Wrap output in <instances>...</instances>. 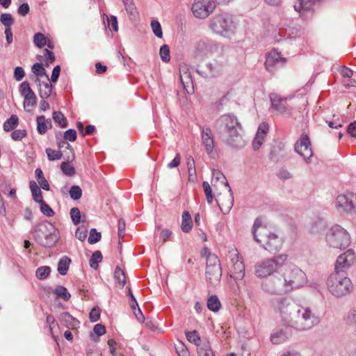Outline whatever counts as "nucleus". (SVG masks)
<instances>
[{
  "label": "nucleus",
  "instance_id": "nucleus-1",
  "mask_svg": "<svg viewBox=\"0 0 356 356\" xmlns=\"http://www.w3.org/2000/svg\"><path fill=\"white\" fill-rule=\"evenodd\" d=\"M307 282V275L302 270L296 265L284 263L279 275L268 278L261 286L267 293L283 295L303 286Z\"/></svg>",
  "mask_w": 356,
  "mask_h": 356
},
{
  "label": "nucleus",
  "instance_id": "nucleus-2",
  "mask_svg": "<svg viewBox=\"0 0 356 356\" xmlns=\"http://www.w3.org/2000/svg\"><path fill=\"white\" fill-rule=\"evenodd\" d=\"M214 129L229 146L236 149L244 147L245 142L241 134L242 125L235 115L226 113L220 115L214 122Z\"/></svg>",
  "mask_w": 356,
  "mask_h": 356
},
{
  "label": "nucleus",
  "instance_id": "nucleus-3",
  "mask_svg": "<svg viewBox=\"0 0 356 356\" xmlns=\"http://www.w3.org/2000/svg\"><path fill=\"white\" fill-rule=\"evenodd\" d=\"M254 240L270 252L279 251L282 245V240L275 234L269 232L262 224L261 218H257L252 227Z\"/></svg>",
  "mask_w": 356,
  "mask_h": 356
},
{
  "label": "nucleus",
  "instance_id": "nucleus-4",
  "mask_svg": "<svg viewBox=\"0 0 356 356\" xmlns=\"http://www.w3.org/2000/svg\"><path fill=\"white\" fill-rule=\"evenodd\" d=\"M319 322L320 317L310 307L298 305L289 327L305 331L316 326Z\"/></svg>",
  "mask_w": 356,
  "mask_h": 356
},
{
  "label": "nucleus",
  "instance_id": "nucleus-5",
  "mask_svg": "<svg viewBox=\"0 0 356 356\" xmlns=\"http://www.w3.org/2000/svg\"><path fill=\"white\" fill-rule=\"evenodd\" d=\"M327 286L330 293L336 298H342L353 290L350 279L344 273L335 270L327 278Z\"/></svg>",
  "mask_w": 356,
  "mask_h": 356
},
{
  "label": "nucleus",
  "instance_id": "nucleus-6",
  "mask_svg": "<svg viewBox=\"0 0 356 356\" xmlns=\"http://www.w3.org/2000/svg\"><path fill=\"white\" fill-rule=\"evenodd\" d=\"M286 260V254H279L259 261L254 265V275L259 278L270 277L273 275H278Z\"/></svg>",
  "mask_w": 356,
  "mask_h": 356
},
{
  "label": "nucleus",
  "instance_id": "nucleus-7",
  "mask_svg": "<svg viewBox=\"0 0 356 356\" xmlns=\"http://www.w3.org/2000/svg\"><path fill=\"white\" fill-rule=\"evenodd\" d=\"M35 241L46 248H51L58 240L57 230L55 226L49 222L38 223L33 230Z\"/></svg>",
  "mask_w": 356,
  "mask_h": 356
},
{
  "label": "nucleus",
  "instance_id": "nucleus-8",
  "mask_svg": "<svg viewBox=\"0 0 356 356\" xmlns=\"http://www.w3.org/2000/svg\"><path fill=\"white\" fill-rule=\"evenodd\" d=\"M209 28L216 34L230 38L234 34L236 25L230 15L222 13L216 15L210 19Z\"/></svg>",
  "mask_w": 356,
  "mask_h": 356
},
{
  "label": "nucleus",
  "instance_id": "nucleus-9",
  "mask_svg": "<svg viewBox=\"0 0 356 356\" xmlns=\"http://www.w3.org/2000/svg\"><path fill=\"white\" fill-rule=\"evenodd\" d=\"M325 242L333 248L345 249L351 243V238L348 231L339 225H332L326 232Z\"/></svg>",
  "mask_w": 356,
  "mask_h": 356
},
{
  "label": "nucleus",
  "instance_id": "nucleus-10",
  "mask_svg": "<svg viewBox=\"0 0 356 356\" xmlns=\"http://www.w3.org/2000/svg\"><path fill=\"white\" fill-rule=\"evenodd\" d=\"M272 307L274 312L279 314L284 324L289 327L298 305L291 298L284 297L274 299L272 302Z\"/></svg>",
  "mask_w": 356,
  "mask_h": 356
},
{
  "label": "nucleus",
  "instance_id": "nucleus-11",
  "mask_svg": "<svg viewBox=\"0 0 356 356\" xmlns=\"http://www.w3.org/2000/svg\"><path fill=\"white\" fill-rule=\"evenodd\" d=\"M205 275L209 284L214 286L219 284L222 268L218 257L214 254H209L207 257Z\"/></svg>",
  "mask_w": 356,
  "mask_h": 356
},
{
  "label": "nucleus",
  "instance_id": "nucleus-12",
  "mask_svg": "<svg viewBox=\"0 0 356 356\" xmlns=\"http://www.w3.org/2000/svg\"><path fill=\"white\" fill-rule=\"evenodd\" d=\"M196 50L200 56L220 58L223 55V47L209 40H201L196 45Z\"/></svg>",
  "mask_w": 356,
  "mask_h": 356
},
{
  "label": "nucleus",
  "instance_id": "nucleus-13",
  "mask_svg": "<svg viewBox=\"0 0 356 356\" xmlns=\"http://www.w3.org/2000/svg\"><path fill=\"white\" fill-rule=\"evenodd\" d=\"M335 207L341 214L356 211V195L353 193L341 194L337 197Z\"/></svg>",
  "mask_w": 356,
  "mask_h": 356
},
{
  "label": "nucleus",
  "instance_id": "nucleus-14",
  "mask_svg": "<svg viewBox=\"0 0 356 356\" xmlns=\"http://www.w3.org/2000/svg\"><path fill=\"white\" fill-rule=\"evenodd\" d=\"M213 0H194L191 10L195 17L200 19L207 17L215 9Z\"/></svg>",
  "mask_w": 356,
  "mask_h": 356
},
{
  "label": "nucleus",
  "instance_id": "nucleus-15",
  "mask_svg": "<svg viewBox=\"0 0 356 356\" xmlns=\"http://www.w3.org/2000/svg\"><path fill=\"white\" fill-rule=\"evenodd\" d=\"M229 257L232 265L230 270L233 274L232 277L235 280H242L245 275V265L242 257L236 250H232L229 251Z\"/></svg>",
  "mask_w": 356,
  "mask_h": 356
},
{
  "label": "nucleus",
  "instance_id": "nucleus-16",
  "mask_svg": "<svg viewBox=\"0 0 356 356\" xmlns=\"http://www.w3.org/2000/svg\"><path fill=\"white\" fill-rule=\"evenodd\" d=\"M201 139L206 152L210 156L213 157L216 154L214 136L209 127H202L201 130Z\"/></svg>",
  "mask_w": 356,
  "mask_h": 356
},
{
  "label": "nucleus",
  "instance_id": "nucleus-17",
  "mask_svg": "<svg viewBox=\"0 0 356 356\" xmlns=\"http://www.w3.org/2000/svg\"><path fill=\"white\" fill-rule=\"evenodd\" d=\"M311 143L307 136H302L298 140L295 145L296 152L307 163H309L313 156L311 148Z\"/></svg>",
  "mask_w": 356,
  "mask_h": 356
},
{
  "label": "nucleus",
  "instance_id": "nucleus-18",
  "mask_svg": "<svg viewBox=\"0 0 356 356\" xmlns=\"http://www.w3.org/2000/svg\"><path fill=\"white\" fill-rule=\"evenodd\" d=\"M356 260L355 252L349 249L339 255L337 259L335 270L344 273V270L350 266Z\"/></svg>",
  "mask_w": 356,
  "mask_h": 356
},
{
  "label": "nucleus",
  "instance_id": "nucleus-19",
  "mask_svg": "<svg viewBox=\"0 0 356 356\" xmlns=\"http://www.w3.org/2000/svg\"><path fill=\"white\" fill-rule=\"evenodd\" d=\"M271 102V108L282 115H289L291 113L290 110L286 106L285 102L286 98H282L275 93H271L269 95Z\"/></svg>",
  "mask_w": 356,
  "mask_h": 356
},
{
  "label": "nucleus",
  "instance_id": "nucleus-20",
  "mask_svg": "<svg viewBox=\"0 0 356 356\" xmlns=\"http://www.w3.org/2000/svg\"><path fill=\"white\" fill-rule=\"evenodd\" d=\"M286 62L285 58L282 57L277 50L274 49L270 51L267 56L265 66L266 70L268 72H273L274 67L279 63H282V65L284 64Z\"/></svg>",
  "mask_w": 356,
  "mask_h": 356
},
{
  "label": "nucleus",
  "instance_id": "nucleus-21",
  "mask_svg": "<svg viewBox=\"0 0 356 356\" xmlns=\"http://www.w3.org/2000/svg\"><path fill=\"white\" fill-rule=\"evenodd\" d=\"M225 186L228 187L229 195L226 198L218 200V204L221 211L224 214H227L229 213L234 205V195L227 181H226Z\"/></svg>",
  "mask_w": 356,
  "mask_h": 356
},
{
  "label": "nucleus",
  "instance_id": "nucleus-22",
  "mask_svg": "<svg viewBox=\"0 0 356 356\" xmlns=\"http://www.w3.org/2000/svg\"><path fill=\"white\" fill-rule=\"evenodd\" d=\"M291 333L287 327L274 331L270 334V341L273 344H281L286 341Z\"/></svg>",
  "mask_w": 356,
  "mask_h": 356
},
{
  "label": "nucleus",
  "instance_id": "nucleus-23",
  "mask_svg": "<svg viewBox=\"0 0 356 356\" xmlns=\"http://www.w3.org/2000/svg\"><path fill=\"white\" fill-rule=\"evenodd\" d=\"M59 320L63 325L70 329H74L79 325V321L68 312L60 314Z\"/></svg>",
  "mask_w": 356,
  "mask_h": 356
},
{
  "label": "nucleus",
  "instance_id": "nucleus-24",
  "mask_svg": "<svg viewBox=\"0 0 356 356\" xmlns=\"http://www.w3.org/2000/svg\"><path fill=\"white\" fill-rule=\"evenodd\" d=\"M36 122L37 131L41 135L44 134L51 127V120L46 119L44 115L38 116Z\"/></svg>",
  "mask_w": 356,
  "mask_h": 356
},
{
  "label": "nucleus",
  "instance_id": "nucleus-25",
  "mask_svg": "<svg viewBox=\"0 0 356 356\" xmlns=\"http://www.w3.org/2000/svg\"><path fill=\"white\" fill-rule=\"evenodd\" d=\"M35 81H36V83H38V84L39 86L40 97L42 99L48 98L51 94L52 86L48 82L41 83L40 80L38 79H37L35 80Z\"/></svg>",
  "mask_w": 356,
  "mask_h": 356
},
{
  "label": "nucleus",
  "instance_id": "nucleus-26",
  "mask_svg": "<svg viewBox=\"0 0 356 356\" xmlns=\"http://www.w3.org/2000/svg\"><path fill=\"white\" fill-rule=\"evenodd\" d=\"M193 227V221L190 213L188 211H184L182 213V219L181 228L182 232L185 233L189 232Z\"/></svg>",
  "mask_w": 356,
  "mask_h": 356
},
{
  "label": "nucleus",
  "instance_id": "nucleus-27",
  "mask_svg": "<svg viewBox=\"0 0 356 356\" xmlns=\"http://www.w3.org/2000/svg\"><path fill=\"white\" fill-rule=\"evenodd\" d=\"M29 188L35 202L40 203L43 201L42 193L40 187L35 181L29 182Z\"/></svg>",
  "mask_w": 356,
  "mask_h": 356
},
{
  "label": "nucleus",
  "instance_id": "nucleus-28",
  "mask_svg": "<svg viewBox=\"0 0 356 356\" xmlns=\"http://www.w3.org/2000/svg\"><path fill=\"white\" fill-rule=\"evenodd\" d=\"M343 321L346 325L356 328V307L350 308L346 313Z\"/></svg>",
  "mask_w": 356,
  "mask_h": 356
},
{
  "label": "nucleus",
  "instance_id": "nucleus-29",
  "mask_svg": "<svg viewBox=\"0 0 356 356\" xmlns=\"http://www.w3.org/2000/svg\"><path fill=\"white\" fill-rule=\"evenodd\" d=\"M222 63L216 61L215 63L209 62L206 65V67L208 70V73L206 76H215L218 75L222 70Z\"/></svg>",
  "mask_w": 356,
  "mask_h": 356
},
{
  "label": "nucleus",
  "instance_id": "nucleus-30",
  "mask_svg": "<svg viewBox=\"0 0 356 356\" xmlns=\"http://www.w3.org/2000/svg\"><path fill=\"white\" fill-rule=\"evenodd\" d=\"M198 356H215L210 343L207 340H202L200 347L197 348Z\"/></svg>",
  "mask_w": 356,
  "mask_h": 356
},
{
  "label": "nucleus",
  "instance_id": "nucleus-31",
  "mask_svg": "<svg viewBox=\"0 0 356 356\" xmlns=\"http://www.w3.org/2000/svg\"><path fill=\"white\" fill-rule=\"evenodd\" d=\"M70 263H71V259L68 257H67V256L63 257L61 259H60V260L58 261V267H57L58 272L62 275H66Z\"/></svg>",
  "mask_w": 356,
  "mask_h": 356
},
{
  "label": "nucleus",
  "instance_id": "nucleus-32",
  "mask_svg": "<svg viewBox=\"0 0 356 356\" xmlns=\"http://www.w3.org/2000/svg\"><path fill=\"white\" fill-rule=\"evenodd\" d=\"M207 307L214 312H218L221 308V303L217 296H211L207 300Z\"/></svg>",
  "mask_w": 356,
  "mask_h": 356
},
{
  "label": "nucleus",
  "instance_id": "nucleus-33",
  "mask_svg": "<svg viewBox=\"0 0 356 356\" xmlns=\"http://www.w3.org/2000/svg\"><path fill=\"white\" fill-rule=\"evenodd\" d=\"M35 175L40 188L44 191H49V184L44 178L42 170L40 168H37L35 171Z\"/></svg>",
  "mask_w": 356,
  "mask_h": 356
},
{
  "label": "nucleus",
  "instance_id": "nucleus-34",
  "mask_svg": "<svg viewBox=\"0 0 356 356\" xmlns=\"http://www.w3.org/2000/svg\"><path fill=\"white\" fill-rule=\"evenodd\" d=\"M114 278L120 288H123L126 284L125 274L123 270L117 266L114 271Z\"/></svg>",
  "mask_w": 356,
  "mask_h": 356
},
{
  "label": "nucleus",
  "instance_id": "nucleus-35",
  "mask_svg": "<svg viewBox=\"0 0 356 356\" xmlns=\"http://www.w3.org/2000/svg\"><path fill=\"white\" fill-rule=\"evenodd\" d=\"M186 337L187 340L196 345L197 346L200 347L202 341H201L200 337L197 331H188L185 332Z\"/></svg>",
  "mask_w": 356,
  "mask_h": 356
},
{
  "label": "nucleus",
  "instance_id": "nucleus-36",
  "mask_svg": "<svg viewBox=\"0 0 356 356\" xmlns=\"http://www.w3.org/2000/svg\"><path fill=\"white\" fill-rule=\"evenodd\" d=\"M24 108L26 111L30 112L31 108L36 104L37 97L35 93H31L28 96L24 97Z\"/></svg>",
  "mask_w": 356,
  "mask_h": 356
},
{
  "label": "nucleus",
  "instance_id": "nucleus-37",
  "mask_svg": "<svg viewBox=\"0 0 356 356\" xmlns=\"http://www.w3.org/2000/svg\"><path fill=\"white\" fill-rule=\"evenodd\" d=\"M17 125L18 117L16 115H12L10 118L3 123V129L6 131H10L17 127Z\"/></svg>",
  "mask_w": 356,
  "mask_h": 356
},
{
  "label": "nucleus",
  "instance_id": "nucleus-38",
  "mask_svg": "<svg viewBox=\"0 0 356 356\" xmlns=\"http://www.w3.org/2000/svg\"><path fill=\"white\" fill-rule=\"evenodd\" d=\"M51 268L49 266H43L37 268L35 276L39 280L46 279L50 274Z\"/></svg>",
  "mask_w": 356,
  "mask_h": 356
},
{
  "label": "nucleus",
  "instance_id": "nucleus-39",
  "mask_svg": "<svg viewBox=\"0 0 356 356\" xmlns=\"http://www.w3.org/2000/svg\"><path fill=\"white\" fill-rule=\"evenodd\" d=\"M102 254L100 251L97 250L95 251L90 260V266L93 269H97L99 263H100L102 261Z\"/></svg>",
  "mask_w": 356,
  "mask_h": 356
},
{
  "label": "nucleus",
  "instance_id": "nucleus-40",
  "mask_svg": "<svg viewBox=\"0 0 356 356\" xmlns=\"http://www.w3.org/2000/svg\"><path fill=\"white\" fill-rule=\"evenodd\" d=\"M0 22L5 26V29H11L14 24V19L10 13H3L0 16Z\"/></svg>",
  "mask_w": 356,
  "mask_h": 356
},
{
  "label": "nucleus",
  "instance_id": "nucleus-41",
  "mask_svg": "<svg viewBox=\"0 0 356 356\" xmlns=\"http://www.w3.org/2000/svg\"><path fill=\"white\" fill-rule=\"evenodd\" d=\"M52 117L56 123H58L62 128H65L67 126V119L61 112H54Z\"/></svg>",
  "mask_w": 356,
  "mask_h": 356
},
{
  "label": "nucleus",
  "instance_id": "nucleus-42",
  "mask_svg": "<svg viewBox=\"0 0 356 356\" xmlns=\"http://www.w3.org/2000/svg\"><path fill=\"white\" fill-rule=\"evenodd\" d=\"M58 298H61L64 300H68L71 295L67 291V289L63 286H58L54 291Z\"/></svg>",
  "mask_w": 356,
  "mask_h": 356
},
{
  "label": "nucleus",
  "instance_id": "nucleus-43",
  "mask_svg": "<svg viewBox=\"0 0 356 356\" xmlns=\"http://www.w3.org/2000/svg\"><path fill=\"white\" fill-rule=\"evenodd\" d=\"M70 217L72 221L75 225H79L81 221V214L80 210L77 207H73L70 209Z\"/></svg>",
  "mask_w": 356,
  "mask_h": 356
},
{
  "label": "nucleus",
  "instance_id": "nucleus-44",
  "mask_svg": "<svg viewBox=\"0 0 356 356\" xmlns=\"http://www.w3.org/2000/svg\"><path fill=\"white\" fill-rule=\"evenodd\" d=\"M32 72L37 76H45L48 79V75L46 74V70L44 68L42 64L36 63L32 66Z\"/></svg>",
  "mask_w": 356,
  "mask_h": 356
},
{
  "label": "nucleus",
  "instance_id": "nucleus-45",
  "mask_svg": "<svg viewBox=\"0 0 356 356\" xmlns=\"http://www.w3.org/2000/svg\"><path fill=\"white\" fill-rule=\"evenodd\" d=\"M33 42L38 47L42 48L46 45L47 39L41 33H37L34 35Z\"/></svg>",
  "mask_w": 356,
  "mask_h": 356
},
{
  "label": "nucleus",
  "instance_id": "nucleus-46",
  "mask_svg": "<svg viewBox=\"0 0 356 356\" xmlns=\"http://www.w3.org/2000/svg\"><path fill=\"white\" fill-rule=\"evenodd\" d=\"M69 193L72 200H77L81 197L82 190L79 186L74 185L70 188Z\"/></svg>",
  "mask_w": 356,
  "mask_h": 356
},
{
  "label": "nucleus",
  "instance_id": "nucleus-47",
  "mask_svg": "<svg viewBox=\"0 0 356 356\" xmlns=\"http://www.w3.org/2000/svg\"><path fill=\"white\" fill-rule=\"evenodd\" d=\"M102 238V234L100 232H97L96 229L92 228L90 231V234L88 237V243L90 244H95L99 241Z\"/></svg>",
  "mask_w": 356,
  "mask_h": 356
},
{
  "label": "nucleus",
  "instance_id": "nucleus-48",
  "mask_svg": "<svg viewBox=\"0 0 356 356\" xmlns=\"http://www.w3.org/2000/svg\"><path fill=\"white\" fill-rule=\"evenodd\" d=\"M46 153L48 159L50 161L59 160L61 159L63 154L60 151H56L51 148L46 149Z\"/></svg>",
  "mask_w": 356,
  "mask_h": 356
},
{
  "label": "nucleus",
  "instance_id": "nucleus-49",
  "mask_svg": "<svg viewBox=\"0 0 356 356\" xmlns=\"http://www.w3.org/2000/svg\"><path fill=\"white\" fill-rule=\"evenodd\" d=\"M60 168L63 173L69 177H72L75 174L74 168L69 162H63L60 165Z\"/></svg>",
  "mask_w": 356,
  "mask_h": 356
},
{
  "label": "nucleus",
  "instance_id": "nucleus-50",
  "mask_svg": "<svg viewBox=\"0 0 356 356\" xmlns=\"http://www.w3.org/2000/svg\"><path fill=\"white\" fill-rule=\"evenodd\" d=\"M159 54H160L161 60L163 62H168L170 59V48H169L168 45H167V44L162 45L160 48Z\"/></svg>",
  "mask_w": 356,
  "mask_h": 356
},
{
  "label": "nucleus",
  "instance_id": "nucleus-51",
  "mask_svg": "<svg viewBox=\"0 0 356 356\" xmlns=\"http://www.w3.org/2000/svg\"><path fill=\"white\" fill-rule=\"evenodd\" d=\"M151 27L154 35L157 38H161L163 36V32L159 22L157 20H152L151 22Z\"/></svg>",
  "mask_w": 356,
  "mask_h": 356
},
{
  "label": "nucleus",
  "instance_id": "nucleus-52",
  "mask_svg": "<svg viewBox=\"0 0 356 356\" xmlns=\"http://www.w3.org/2000/svg\"><path fill=\"white\" fill-rule=\"evenodd\" d=\"M19 92L22 97L28 96L31 93H34L27 81H24L20 84Z\"/></svg>",
  "mask_w": 356,
  "mask_h": 356
},
{
  "label": "nucleus",
  "instance_id": "nucleus-53",
  "mask_svg": "<svg viewBox=\"0 0 356 356\" xmlns=\"http://www.w3.org/2000/svg\"><path fill=\"white\" fill-rule=\"evenodd\" d=\"M40 211L47 217H51L54 215L53 209L43 200L40 202Z\"/></svg>",
  "mask_w": 356,
  "mask_h": 356
},
{
  "label": "nucleus",
  "instance_id": "nucleus-54",
  "mask_svg": "<svg viewBox=\"0 0 356 356\" xmlns=\"http://www.w3.org/2000/svg\"><path fill=\"white\" fill-rule=\"evenodd\" d=\"M325 228V225L321 220L314 222L310 227V232L312 234L321 233Z\"/></svg>",
  "mask_w": 356,
  "mask_h": 356
},
{
  "label": "nucleus",
  "instance_id": "nucleus-55",
  "mask_svg": "<svg viewBox=\"0 0 356 356\" xmlns=\"http://www.w3.org/2000/svg\"><path fill=\"white\" fill-rule=\"evenodd\" d=\"M204 191L207 197V202L211 204L213 201L212 190L207 181H204L202 184Z\"/></svg>",
  "mask_w": 356,
  "mask_h": 356
},
{
  "label": "nucleus",
  "instance_id": "nucleus-56",
  "mask_svg": "<svg viewBox=\"0 0 356 356\" xmlns=\"http://www.w3.org/2000/svg\"><path fill=\"white\" fill-rule=\"evenodd\" d=\"M125 227H126L125 221L122 218L119 219L118 223V234L119 240L123 238V237L124 236Z\"/></svg>",
  "mask_w": 356,
  "mask_h": 356
},
{
  "label": "nucleus",
  "instance_id": "nucleus-57",
  "mask_svg": "<svg viewBox=\"0 0 356 356\" xmlns=\"http://www.w3.org/2000/svg\"><path fill=\"white\" fill-rule=\"evenodd\" d=\"M26 135V131L24 129H17L12 132L11 138L14 140H21Z\"/></svg>",
  "mask_w": 356,
  "mask_h": 356
},
{
  "label": "nucleus",
  "instance_id": "nucleus-58",
  "mask_svg": "<svg viewBox=\"0 0 356 356\" xmlns=\"http://www.w3.org/2000/svg\"><path fill=\"white\" fill-rule=\"evenodd\" d=\"M75 236L80 241H83L87 237V229L81 226L76 229Z\"/></svg>",
  "mask_w": 356,
  "mask_h": 356
},
{
  "label": "nucleus",
  "instance_id": "nucleus-59",
  "mask_svg": "<svg viewBox=\"0 0 356 356\" xmlns=\"http://www.w3.org/2000/svg\"><path fill=\"white\" fill-rule=\"evenodd\" d=\"M127 12L130 15L136 13V8L133 0H122Z\"/></svg>",
  "mask_w": 356,
  "mask_h": 356
},
{
  "label": "nucleus",
  "instance_id": "nucleus-60",
  "mask_svg": "<svg viewBox=\"0 0 356 356\" xmlns=\"http://www.w3.org/2000/svg\"><path fill=\"white\" fill-rule=\"evenodd\" d=\"M76 132L73 129H67L64 133V138L71 142H74L76 139Z\"/></svg>",
  "mask_w": 356,
  "mask_h": 356
},
{
  "label": "nucleus",
  "instance_id": "nucleus-61",
  "mask_svg": "<svg viewBox=\"0 0 356 356\" xmlns=\"http://www.w3.org/2000/svg\"><path fill=\"white\" fill-rule=\"evenodd\" d=\"M266 137L256 135L252 143V147L254 150H258L263 145Z\"/></svg>",
  "mask_w": 356,
  "mask_h": 356
},
{
  "label": "nucleus",
  "instance_id": "nucleus-62",
  "mask_svg": "<svg viewBox=\"0 0 356 356\" xmlns=\"http://www.w3.org/2000/svg\"><path fill=\"white\" fill-rule=\"evenodd\" d=\"M268 131V124L266 122H262L259 126L256 135L266 137Z\"/></svg>",
  "mask_w": 356,
  "mask_h": 356
},
{
  "label": "nucleus",
  "instance_id": "nucleus-63",
  "mask_svg": "<svg viewBox=\"0 0 356 356\" xmlns=\"http://www.w3.org/2000/svg\"><path fill=\"white\" fill-rule=\"evenodd\" d=\"M100 312L99 308L94 307L89 314V318L91 322H96L99 319Z\"/></svg>",
  "mask_w": 356,
  "mask_h": 356
},
{
  "label": "nucleus",
  "instance_id": "nucleus-64",
  "mask_svg": "<svg viewBox=\"0 0 356 356\" xmlns=\"http://www.w3.org/2000/svg\"><path fill=\"white\" fill-rule=\"evenodd\" d=\"M25 75V72L24 69L22 67H16L14 72V77L15 79L19 81H21Z\"/></svg>",
  "mask_w": 356,
  "mask_h": 356
}]
</instances>
